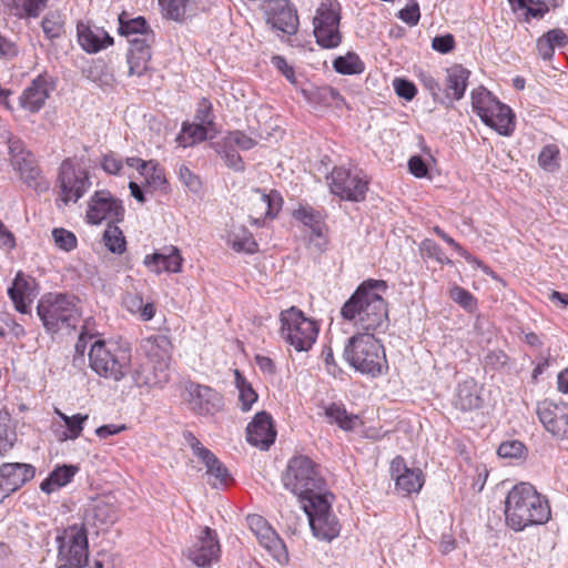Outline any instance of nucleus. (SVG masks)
I'll return each instance as SVG.
<instances>
[{"instance_id":"c85d7f7f","label":"nucleus","mask_w":568,"mask_h":568,"mask_svg":"<svg viewBox=\"0 0 568 568\" xmlns=\"http://www.w3.org/2000/svg\"><path fill=\"white\" fill-rule=\"evenodd\" d=\"M470 72L460 64H454L446 70L445 101L452 104L460 100L466 91Z\"/></svg>"},{"instance_id":"680f3d73","label":"nucleus","mask_w":568,"mask_h":568,"mask_svg":"<svg viewBox=\"0 0 568 568\" xmlns=\"http://www.w3.org/2000/svg\"><path fill=\"white\" fill-rule=\"evenodd\" d=\"M214 462H211L205 467L207 469V474L214 477L220 485H225L230 477L227 468L217 459V457L213 458Z\"/></svg>"},{"instance_id":"8fccbe9b","label":"nucleus","mask_w":568,"mask_h":568,"mask_svg":"<svg viewBox=\"0 0 568 568\" xmlns=\"http://www.w3.org/2000/svg\"><path fill=\"white\" fill-rule=\"evenodd\" d=\"M93 525L103 527L113 524L116 520V513L112 506L106 503H97L91 511Z\"/></svg>"},{"instance_id":"de8ad7c7","label":"nucleus","mask_w":568,"mask_h":568,"mask_svg":"<svg viewBox=\"0 0 568 568\" xmlns=\"http://www.w3.org/2000/svg\"><path fill=\"white\" fill-rule=\"evenodd\" d=\"M103 241L108 250L121 254L125 250V239L122 231L114 224L109 223L103 233Z\"/></svg>"},{"instance_id":"a211bd4d","label":"nucleus","mask_w":568,"mask_h":568,"mask_svg":"<svg viewBox=\"0 0 568 568\" xmlns=\"http://www.w3.org/2000/svg\"><path fill=\"white\" fill-rule=\"evenodd\" d=\"M8 148L11 164L19 172L21 179L31 187H40L41 171L34 155L26 151L22 141L17 138H9Z\"/></svg>"},{"instance_id":"ddd939ff","label":"nucleus","mask_w":568,"mask_h":568,"mask_svg":"<svg viewBox=\"0 0 568 568\" xmlns=\"http://www.w3.org/2000/svg\"><path fill=\"white\" fill-rule=\"evenodd\" d=\"M59 182L64 204L75 203L91 186L88 171L77 166L70 158L60 165Z\"/></svg>"},{"instance_id":"393cba45","label":"nucleus","mask_w":568,"mask_h":568,"mask_svg":"<svg viewBox=\"0 0 568 568\" xmlns=\"http://www.w3.org/2000/svg\"><path fill=\"white\" fill-rule=\"evenodd\" d=\"M250 202L251 211L254 214L251 215V219L257 225L266 217H274L282 207V199L278 193L271 192L266 194L260 189L253 190Z\"/></svg>"},{"instance_id":"3c124183","label":"nucleus","mask_w":568,"mask_h":568,"mask_svg":"<svg viewBox=\"0 0 568 568\" xmlns=\"http://www.w3.org/2000/svg\"><path fill=\"white\" fill-rule=\"evenodd\" d=\"M559 150L555 144L544 146L538 156L539 165L548 172H555L559 168Z\"/></svg>"},{"instance_id":"2eb2a0df","label":"nucleus","mask_w":568,"mask_h":568,"mask_svg":"<svg viewBox=\"0 0 568 568\" xmlns=\"http://www.w3.org/2000/svg\"><path fill=\"white\" fill-rule=\"evenodd\" d=\"M183 398L192 412L199 415H214L223 408V397L215 389L194 382H185Z\"/></svg>"},{"instance_id":"49530a36","label":"nucleus","mask_w":568,"mask_h":568,"mask_svg":"<svg viewBox=\"0 0 568 568\" xmlns=\"http://www.w3.org/2000/svg\"><path fill=\"white\" fill-rule=\"evenodd\" d=\"M235 384L240 393L239 397L241 402V408L242 410L246 412L251 409L252 405L256 402L257 394L239 371H235Z\"/></svg>"},{"instance_id":"5701e85b","label":"nucleus","mask_w":568,"mask_h":568,"mask_svg":"<svg viewBox=\"0 0 568 568\" xmlns=\"http://www.w3.org/2000/svg\"><path fill=\"white\" fill-rule=\"evenodd\" d=\"M53 89L54 84L50 77L38 75L20 95V105L30 112H38Z\"/></svg>"},{"instance_id":"4c0bfd02","label":"nucleus","mask_w":568,"mask_h":568,"mask_svg":"<svg viewBox=\"0 0 568 568\" xmlns=\"http://www.w3.org/2000/svg\"><path fill=\"white\" fill-rule=\"evenodd\" d=\"M210 128L201 123H189L182 124V130L176 138V141L183 148L191 146L195 143L212 139L213 134H210Z\"/></svg>"},{"instance_id":"7ed1b4c3","label":"nucleus","mask_w":568,"mask_h":568,"mask_svg":"<svg viewBox=\"0 0 568 568\" xmlns=\"http://www.w3.org/2000/svg\"><path fill=\"white\" fill-rule=\"evenodd\" d=\"M344 358L357 372L371 377L381 376L388 369L384 346L371 332L349 337Z\"/></svg>"},{"instance_id":"1a4fd4ad","label":"nucleus","mask_w":568,"mask_h":568,"mask_svg":"<svg viewBox=\"0 0 568 568\" xmlns=\"http://www.w3.org/2000/svg\"><path fill=\"white\" fill-rule=\"evenodd\" d=\"M303 509L316 538L331 541L338 536L341 526L331 511V501L327 494L313 496L312 499L303 503Z\"/></svg>"},{"instance_id":"a19ab883","label":"nucleus","mask_w":568,"mask_h":568,"mask_svg":"<svg viewBox=\"0 0 568 568\" xmlns=\"http://www.w3.org/2000/svg\"><path fill=\"white\" fill-rule=\"evenodd\" d=\"M229 243L236 252L252 254L257 250V243L255 242L252 233L244 226L234 229L229 234Z\"/></svg>"},{"instance_id":"423d86ee","label":"nucleus","mask_w":568,"mask_h":568,"mask_svg":"<svg viewBox=\"0 0 568 568\" xmlns=\"http://www.w3.org/2000/svg\"><path fill=\"white\" fill-rule=\"evenodd\" d=\"M37 312L50 334L63 328H74L80 317L75 298L62 293L44 295L38 303Z\"/></svg>"},{"instance_id":"338daca9","label":"nucleus","mask_w":568,"mask_h":568,"mask_svg":"<svg viewBox=\"0 0 568 568\" xmlns=\"http://www.w3.org/2000/svg\"><path fill=\"white\" fill-rule=\"evenodd\" d=\"M432 48L439 53H448L455 48V39L450 33L435 37L432 41Z\"/></svg>"},{"instance_id":"a878e982","label":"nucleus","mask_w":568,"mask_h":568,"mask_svg":"<svg viewBox=\"0 0 568 568\" xmlns=\"http://www.w3.org/2000/svg\"><path fill=\"white\" fill-rule=\"evenodd\" d=\"M183 257L175 246H165L161 252L146 255L144 265L153 273H179L182 270Z\"/></svg>"},{"instance_id":"6e6d98bb","label":"nucleus","mask_w":568,"mask_h":568,"mask_svg":"<svg viewBox=\"0 0 568 568\" xmlns=\"http://www.w3.org/2000/svg\"><path fill=\"white\" fill-rule=\"evenodd\" d=\"M328 247V239L323 232V226H315L308 237V248L316 255L323 254Z\"/></svg>"},{"instance_id":"5fc2aeb1","label":"nucleus","mask_w":568,"mask_h":568,"mask_svg":"<svg viewBox=\"0 0 568 568\" xmlns=\"http://www.w3.org/2000/svg\"><path fill=\"white\" fill-rule=\"evenodd\" d=\"M52 237L54 244L65 252H70L77 247V237L75 235L62 227L54 229L52 231Z\"/></svg>"},{"instance_id":"58836bf2","label":"nucleus","mask_w":568,"mask_h":568,"mask_svg":"<svg viewBox=\"0 0 568 568\" xmlns=\"http://www.w3.org/2000/svg\"><path fill=\"white\" fill-rule=\"evenodd\" d=\"M195 0H159L162 13L165 18L181 21L186 14H191Z\"/></svg>"},{"instance_id":"f704fd0d","label":"nucleus","mask_w":568,"mask_h":568,"mask_svg":"<svg viewBox=\"0 0 568 568\" xmlns=\"http://www.w3.org/2000/svg\"><path fill=\"white\" fill-rule=\"evenodd\" d=\"M303 95L315 108L338 106L343 102L339 92L332 87H320L312 89H303Z\"/></svg>"},{"instance_id":"aec40b11","label":"nucleus","mask_w":568,"mask_h":568,"mask_svg":"<svg viewBox=\"0 0 568 568\" xmlns=\"http://www.w3.org/2000/svg\"><path fill=\"white\" fill-rule=\"evenodd\" d=\"M36 468L24 463H6L0 466V499L20 489L34 477Z\"/></svg>"},{"instance_id":"864d4df0","label":"nucleus","mask_w":568,"mask_h":568,"mask_svg":"<svg viewBox=\"0 0 568 568\" xmlns=\"http://www.w3.org/2000/svg\"><path fill=\"white\" fill-rule=\"evenodd\" d=\"M223 140L226 141V145L237 148L243 151L251 150L256 145V141L254 139L239 130L229 132Z\"/></svg>"},{"instance_id":"6e6552de","label":"nucleus","mask_w":568,"mask_h":568,"mask_svg":"<svg viewBox=\"0 0 568 568\" xmlns=\"http://www.w3.org/2000/svg\"><path fill=\"white\" fill-rule=\"evenodd\" d=\"M281 337L297 352L308 351L315 343L318 334L316 323L307 318L295 306L282 311L280 314Z\"/></svg>"},{"instance_id":"f8f14e48","label":"nucleus","mask_w":568,"mask_h":568,"mask_svg":"<svg viewBox=\"0 0 568 568\" xmlns=\"http://www.w3.org/2000/svg\"><path fill=\"white\" fill-rule=\"evenodd\" d=\"M331 192L342 200L361 202L368 190V181L358 170L335 168L331 173Z\"/></svg>"},{"instance_id":"9d476101","label":"nucleus","mask_w":568,"mask_h":568,"mask_svg":"<svg viewBox=\"0 0 568 568\" xmlns=\"http://www.w3.org/2000/svg\"><path fill=\"white\" fill-rule=\"evenodd\" d=\"M58 558L60 565L83 568L88 562V536L84 527L77 525L63 529L57 536Z\"/></svg>"},{"instance_id":"e433bc0d","label":"nucleus","mask_w":568,"mask_h":568,"mask_svg":"<svg viewBox=\"0 0 568 568\" xmlns=\"http://www.w3.org/2000/svg\"><path fill=\"white\" fill-rule=\"evenodd\" d=\"M122 305L128 312L139 315L144 322L152 320L155 315L154 304L144 303L142 295L139 293H126L122 298Z\"/></svg>"},{"instance_id":"bf43d9fd","label":"nucleus","mask_w":568,"mask_h":568,"mask_svg":"<svg viewBox=\"0 0 568 568\" xmlns=\"http://www.w3.org/2000/svg\"><path fill=\"white\" fill-rule=\"evenodd\" d=\"M450 297L454 302L458 303L466 311H473L476 307L475 297L465 288L454 286L450 290Z\"/></svg>"},{"instance_id":"72a5a7b5","label":"nucleus","mask_w":568,"mask_h":568,"mask_svg":"<svg viewBox=\"0 0 568 568\" xmlns=\"http://www.w3.org/2000/svg\"><path fill=\"white\" fill-rule=\"evenodd\" d=\"M119 33L126 37L129 40L133 38L145 39L150 37V42H153L154 39V34L143 17L130 19L126 12H122L119 16Z\"/></svg>"},{"instance_id":"2f4dec72","label":"nucleus","mask_w":568,"mask_h":568,"mask_svg":"<svg viewBox=\"0 0 568 568\" xmlns=\"http://www.w3.org/2000/svg\"><path fill=\"white\" fill-rule=\"evenodd\" d=\"M453 405L460 412H470L481 407L483 398L479 394V386L473 379H466L457 387Z\"/></svg>"},{"instance_id":"b1692460","label":"nucleus","mask_w":568,"mask_h":568,"mask_svg":"<svg viewBox=\"0 0 568 568\" xmlns=\"http://www.w3.org/2000/svg\"><path fill=\"white\" fill-rule=\"evenodd\" d=\"M390 475L395 479L396 489L406 495L419 491L423 486L422 471L408 468L402 456L392 460Z\"/></svg>"},{"instance_id":"79ce46f5","label":"nucleus","mask_w":568,"mask_h":568,"mask_svg":"<svg viewBox=\"0 0 568 568\" xmlns=\"http://www.w3.org/2000/svg\"><path fill=\"white\" fill-rule=\"evenodd\" d=\"M47 0H12L11 13L18 19L38 18L44 10Z\"/></svg>"},{"instance_id":"0eeeda50","label":"nucleus","mask_w":568,"mask_h":568,"mask_svg":"<svg viewBox=\"0 0 568 568\" xmlns=\"http://www.w3.org/2000/svg\"><path fill=\"white\" fill-rule=\"evenodd\" d=\"M471 105L481 121L496 130L500 135L509 136L515 130V114L484 88L471 92Z\"/></svg>"},{"instance_id":"dca6fc26","label":"nucleus","mask_w":568,"mask_h":568,"mask_svg":"<svg viewBox=\"0 0 568 568\" xmlns=\"http://www.w3.org/2000/svg\"><path fill=\"white\" fill-rule=\"evenodd\" d=\"M247 524L260 545L273 559L281 566L286 565L288 562L286 546L268 523L260 515H248Z\"/></svg>"},{"instance_id":"ea45409f","label":"nucleus","mask_w":568,"mask_h":568,"mask_svg":"<svg viewBox=\"0 0 568 568\" xmlns=\"http://www.w3.org/2000/svg\"><path fill=\"white\" fill-rule=\"evenodd\" d=\"M325 416L329 423L337 424L344 430H353L359 423V417L348 414L346 409L337 404H332L325 409Z\"/></svg>"},{"instance_id":"39448f33","label":"nucleus","mask_w":568,"mask_h":568,"mask_svg":"<svg viewBox=\"0 0 568 568\" xmlns=\"http://www.w3.org/2000/svg\"><path fill=\"white\" fill-rule=\"evenodd\" d=\"M131 354L114 342L95 339L89 351V366L100 377L120 382L129 372Z\"/></svg>"},{"instance_id":"13d9d810","label":"nucleus","mask_w":568,"mask_h":568,"mask_svg":"<svg viewBox=\"0 0 568 568\" xmlns=\"http://www.w3.org/2000/svg\"><path fill=\"white\" fill-rule=\"evenodd\" d=\"M526 452L525 445L519 440H507L499 445L497 454L501 458H521Z\"/></svg>"},{"instance_id":"4be33fe9","label":"nucleus","mask_w":568,"mask_h":568,"mask_svg":"<svg viewBox=\"0 0 568 568\" xmlns=\"http://www.w3.org/2000/svg\"><path fill=\"white\" fill-rule=\"evenodd\" d=\"M267 23L286 34H294L298 28V18L288 0H274L268 4Z\"/></svg>"},{"instance_id":"7c9ffc66","label":"nucleus","mask_w":568,"mask_h":568,"mask_svg":"<svg viewBox=\"0 0 568 568\" xmlns=\"http://www.w3.org/2000/svg\"><path fill=\"white\" fill-rule=\"evenodd\" d=\"M132 382L138 387H161L169 382V372L163 371L161 367L145 362L138 365L131 374Z\"/></svg>"},{"instance_id":"37998d69","label":"nucleus","mask_w":568,"mask_h":568,"mask_svg":"<svg viewBox=\"0 0 568 568\" xmlns=\"http://www.w3.org/2000/svg\"><path fill=\"white\" fill-rule=\"evenodd\" d=\"M54 413L60 417L61 420L67 426V430H64L60 437V440H74L80 437L83 430V424L89 418L88 415L75 414L73 416H68L59 408H54Z\"/></svg>"},{"instance_id":"6ab92c4d","label":"nucleus","mask_w":568,"mask_h":568,"mask_svg":"<svg viewBox=\"0 0 568 568\" xmlns=\"http://www.w3.org/2000/svg\"><path fill=\"white\" fill-rule=\"evenodd\" d=\"M124 209L121 201L114 199L108 191H97L92 196L87 219L89 223L99 224L108 220L111 224L123 219Z\"/></svg>"},{"instance_id":"4d7b16f0","label":"nucleus","mask_w":568,"mask_h":568,"mask_svg":"<svg viewBox=\"0 0 568 568\" xmlns=\"http://www.w3.org/2000/svg\"><path fill=\"white\" fill-rule=\"evenodd\" d=\"M8 416L7 414L0 410V455H4L9 452L16 440V434L13 432H9L8 426Z\"/></svg>"},{"instance_id":"bb28decb","label":"nucleus","mask_w":568,"mask_h":568,"mask_svg":"<svg viewBox=\"0 0 568 568\" xmlns=\"http://www.w3.org/2000/svg\"><path fill=\"white\" fill-rule=\"evenodd\" d=\"M143 347L148 355V362L169 372L172 343L166 335L159 334L148 337Z\"/></svg>"},{"instance_id":"a18cd8bd","label":"nucleus","mask_w":568,"mask_h":568,"mask_svg":"<svg viewBox=\"0 0 568 568\" xmlns=\"http://www.w3.org/2000/svg\"><path fill=\"white\" fill-rule=\"evenodd\" d=\"M215 151L222 156L225 164L237 172L244 171L245 165L241 158V155L237 153L235 148L226 145V141L222 140V142H217L214 144Z\"/></svg>"},{"instance_id":"052dcab7","label":"nucleus","mask_w":568,"mask_h":568,"mask_svg":"<svg viewBox=\"0 0 568 568\" xmlns=\"http://www.w3.org/2000/svg\"><path fill=\"white\" fill-rule=\"evenodd\" d=\"M195 120L197 123L204 124L205 126L213 129L214 115L212 112V104L209 100L203 99L197 106Z\"/></svg>"},{"instance_id":"f3484780","label":"nucleus","mask_w":568,"mask_h":568,"mask_svg":"<svg viewBox=\"0 0 568 568\" xmlns=\"http://www.w3.org/2000/svg\"><path fill=\"white\" fill-rule=\"evenodd\" d=\"M536 413L545 429L552 437L568 440V404L545 399L537 404Z\"/></svg>"},{"instance_id":"9b49d317","label":"nucleus","mask_w":568,"mask_h":568,"mask_svg":"<svg viewBox=\"0 0 568 568\" xmlns=\"http://www.w3.org/2000/svg\"><path fill=\"white\" fill-rule=\"evenodd\" d=\"M339 6L336 2H322L314 17V36L323 48H336L342 41L339 32Z\"/></svg>"},{"instance_id":"20e7f679","label":"nucleus","mask_w":568,"mask_h":568,"mask_svg":"<svg viewBox=\"0 0 568 568\" xmlns=\"http://www.w3.org/2000/svg\"><path fill=\"white\" fill-rule=\"evenodd\" d=\"M283 484L303 503L308 501L313 496L324 494L325 489V480L318 465L305 455L294 456L288 460L283 474Z\"/></svg>"},{"instance_id":"c9c22d12","label":"nucleus","mask_w":568,"mask_h":568,"mask_svg":"<svg viewBox=\"0 0 568 568\" xmlns=\"http://www.w3.org/2000/svg\"><path fill=\"white\" fill-rule=\"evenodd\" d=\"M77 471L78 467L73 465L57 466L49 477L41 483L40 488L42 491L50 494L68 485Z\"/></svg>"},{"instance_id":"c03bdc74","label":"nucleus","mask_w":568,"mask_h":568,"mask_svg":"<svg viewBox=\"0 0 568 568\" xmlns=\"http://www.w3.org/2000/svg\"><path fill=\"white\" fill-rule=\"evenodd\" d=\"M333 67L341 74H359L364 71V63L354 52L337 57L333 62Z\"/></svg>"},{"instance_id":"c756f323","label":"nucleus","mask_w":568,"mask_h":568,"mask_svg":"<svg viewBox=\"0 0 568 568\" xmlns=\"http://www.w3.org/2000/svg\"><path fill=\"white\" fill-rule=\"evenodd\" d=\"M77 31L80 45L89 53H95L113 43V39L101 28H91L79 22Z\"/></svg>"},{"instance_id":"e2e57ef3","label":"nucleus","mask_w":568,"mask_h":568,"mask_svg":"<svg viewBox=\"0 0 568 568\" xmlns=\"http://www.w3.org/2000/svg\"><path fill=\"white\" fill-rule=\"evenodd\" d=\"M296 217L305 225L308 226L311 233H313V229L315 226H323L320 221V214L311 209H300L296 212Z\"/></svg>"},{"instance_id":"4468645a","label":"nucleus","mask_w":568,"mask_h":568,"mask_svg":"<svg viewBox=\"0 0 568 568\" xmlns=\"http://www.w3.org/2000/svg\"><path fill=\"white\" fill-rule=\"evenodd\" d=\"M183 556L200 568H209L217 562L221 556V546L216 531L204 527L192 545L183 550Z\"/></svg>"},{"instance_id":"603ef678","label":"nucleus","mask_w":568,"mask_h":568,"mask_svg":"<svg viewBox=\"0 0 568 568\" xmlns=\"http://www.w3.org/2000/svg\"><path fill=\"white\" fill-rule=\"evenodd\" d=\"M146 183L154 189L161 187L166 183L163 170L154 161H148L145 170L141 171Z\"/></svg>"},{"instance_id":"0e129e2a","label":"nucleus","mask_w":568,"mask_h":568,"mask_svg":"<svg viewBox=\"0 0 568 568\" xmlns=\"http://www.w3.org/2000/svg\"><path fill=\"white\" fill-rule=\"evenodd\" d=\"M419 79H420V82L423 83L424 88L427 91H429V93L433 95V98L436 101H439L443 104L446 103L445 98L440 97V85L433 75H430L428 73H422Z\"/></svg>"},{"instance_id":"69168bd1","label":"nucleus","mask_w":568,"mask_h":568,"mask_svg":"<svg viewBox=\"0 0 568 568\" xmlns=\"http://www.w3.org/2000/svg\"><path fill=\"white\" fill-rule=\"evenodd\" d=\"M394 87L397 95L408 101L412 100L417 92L414 83L405 79H395Z\"/></svg>"},{"instance_id":"f257e3e1","label":"nucleus","mask_w":568,"mask_h":568,"mask_svg":"<svg viewBox=\"0 0 568 568\" xmlns=\"http://www.w3.org/2000/svg\"><path fill=\"white\" fill-rule=\"evenodd\" d=\"M386 290L387 284L383 280L364 281L342 306V317L366 332L385 329L388 310L381 293Z\"/></svg>"},{"instance_id":"412c9836","label":"nucleus","mask_w":568,"mask_h":568,"mask_svg":"<svg viewBox=\"0 0 568 568\" xmlns=\"http://www.w3.org/2000/svg\"><path fill=\"white\" fill-rule=\"evenodd\" d=\"M276 430L272 416L266 412L257 413L246 427L247 442L263 450L270 448L275 442Z\"/></svg>"},{"instance_id":"09e8293b","label":"nucleus","mask_w":568,"mask_h":568,"mask_svg":"<svg viewBox=\"0 0 568 568\" xmlns=\"http://www.w3.org/2000/svg\"><path fill=\"white\" fill-rule=\"evenodd\" d=\"M41 27L45 37L50 40L60 38L64 32V22L58 12H49L44 16Z\"/></svg>"},{"instance_id":"473e14b6","label":"nucleus","mask_w":568,"mask_h":568,"mask_svg":"<svg viewBox=\"0 0 568 568\" xmlns=\"http://www.w3.org/2000/svg\"><path fill=\"white\" fill-rule=\"evenodd\" d=\"M8 295L16 310L22 314L28 313L29 304L36 297L32 283L21 272L16 275L12 285L8 288Z\"/></svg>"},{"instance_id":"774afa93","label":"nucleus","mask_w":568,"mask_h":568,"mask_svg":"<svg viewBox=\"0 0 568 568\" xmlns=\"http://www.w3.org/2000/svg\"><path fill=\"white\" fill-rule=\"evenodd\" d=\"M179 178L191 191L196 192L200 189L199 178L184 164L179 168Z\"/></svg>"},{"instance_id":"cd10ccee","label":"nucleus","mask_w":568,"mask_h":568,"mask_svg":"<svg viewBox=\"0 0 568 568\" xmlns=\"http://www.w3.org/2000/svg\"><path fill=\"white\" fill-rule=\"evenodd\" d=\"M128 53L129 74L141 77L148 70L151 59L150 37L145 39L133 38L129 40Z\"/></svg>"},{"instance_id":"f03ea898","label":"nucleus","mask_w":568,"mask_h":568,"mask_svg":"<svg viewBox=\"0 0 568 568\" xmlns=\"http://www.w3.org/2000/svg\"><path fill=\"white\" fill-rule=\"evenodd\" d=\"M505 520L507 526L521 531L528 526L542 525L550 518V506L529 483L515 485L505 500Z\"/></svg>"}]
</instances>
